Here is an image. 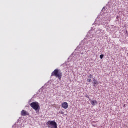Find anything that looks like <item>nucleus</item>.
Wrapping results in <instances>:
<instances>
[{
  "label": "nucleus",
  "instance_id": "1",
  "mask_svg": "<svg viewBox=\"0 0 128 128\" xmlns=\"http://www.w3.org/2000/svg\"><path fill=\"white\" fill-rule=\"evenodd\" d=\"M52 76H55L57 78H58L60 80H62V72L60 71L58 69H56L52 74Z\"/></svg>",
  "mask_w": 128,
  "mask_h": 128
},
{
  "label": "nucleus",
  "instance_id": "2",
  "mask_svg": "<svg viewBox=\"0 0 128 128\" xmlns=\"http://www.w3.org/2000/svg\"><path fill=\"white\" fill-rule=\"evenodd\" d=\"M30 106L33 108V110H34L36 112H40V104L38 102H33L31 103Z\"/></svg>",
  "mask_w": 128,
  "mask_h": 128
},
{
  "label": "nucleus",
  "instance_id": "3",
  "mask_svg": "<svg viewBox=\"0 0 128 128\" xmlns=\"http://www.w3.org/2000/svg\"><path fill=\"white\" fill-rule=\"evenodd\" d=\"M46 126L48 128H58V124L56 123V121H48Z\"/></svg>",
  "mask_w": 128,
  "mask_h": 128
},
{
  "label": "nucleus",
  "instance_id": "4",
  "mask_svg": "<svg viewBox=\"0 0 128 128\" xmlns=\"http://www.w3.org/2000/svg\"><path fill=\"white\" fill-rule=\"evenodd\" d=\"M21 115L22 116H30V113L24 110H22L21 112Z\"/></svg>",
  "mask_w": 128,
  "mask_h": 128
},
{
  "label": "nucleus",
  "instance_id": "5",
  "mask_svg": "<svg viewBox=\"0 0 128 128\" xmlns=\"http://www.w3.org/2000/svg\"><path fill=\"white\" fill-rule=\"evenodd\" d=\"M62 108L68 110V104L66 102H64L62 104Z\"/></svg>",
  "mask_w": 128,
  "mask_h": 128
},
{
  "label": "nucleus",
  "instance_id": "6",
  "mask_svg": "<svg viewBox=\"0 0 128 128\" xmlns=\"http://www.w3.org/2000/svg\"><path fill=\"white\" fill-rule=\"evenodd\" d=\"M91 104L92 106H96V104H98V101L94 100L91 101Z\"/></svg>",
  "mask_w": 128,
  "mask_h": 128
},
{
  "label": "nucleus",
  "instance_id": "7",
  "mask_svg": "<svg viewBox=\"0 0 128 128\" xmlns=\"http://www.w3.org/2000/svg\"><path fill=\"white\" fill-rule=\"evenodd\" d=\"M94 86H97L98 84V81L96 80H94Z\"/></svg>",
  "mask_w": 128,
  "mask_h": 128
},
{
  "label": "nucleus",
  "instance_id": "8",
  "mask_svg": "<svg viewBox=\"0 0 128 128\" xmlns=\"http://www.w3.org/2000/svg\"><path fill=\"white\" fill-rule=\"evenodd\" d=\"M104 54H102L100 56V58H101V60H102V58H104Z\"/></svg>",
  "mask_w": 128,
  "mask_h": 128
},
{
  "label": "nucleus",
  "instance_id": "9",
  "mask_svg": "<svg viewBox=\"0 0 128 128\" xmlns=\"http://www.w3.org/2000/svg\"><path fill=\"white\" fill-rule=\"evenodd\" d=\"M88 78H92V74H90V75L88 76Z\"/></svg>",
  "mask_w": 128,
  "mask_h": 128
},
{
  "label": "nucleus",
  "instance_id": "10",
  "mask_svg": "<svg viewBox=\"0 0 128 128\" xmlns=\"http://www.w3.org/2000/svg\"><path fill=\"white\" fill-rule=\"evenodd\" d=\"M88 82H92V79H88Z\"/></svg>",
  "mask_w": 128,
  "mask_h": 128
},
{
  "label": "nucleus",
  "instance_id": "11",
  "mask_svg": "<svg viewBox=\"0 0 128 128\" xmlns=\"http://www.w3.org/2000/svg\"><path fill=\"white\" fill-rule=\"evenodd\" d=\"M60 114H64V112H60Z\"/></svg>",
  "mask_w": 128,
  "mask_h": 128
},
{
  "label": "nucleus",
  "instance_id": "12",
  "mask_svg": "<svg viewBox=\"0 0 128 128\" xmlns=\"http://www.w3.org/2000/svg\"><path fill=\"white\" fill-rule=\"evenodd\" d=\"M126 106V105H124V107Z\"/></svg>",
  "mask_w": 128,
  "mask_h": 128
},
{
  "label": "nucleus",
  "instance_id": "13",
  "mask_svg": "<svg viewBox=\"0 0 128 128\" xmlns=\"http://www.w3.org/2000/svg\"><path fill=\"white\" fill-rule=\"evenodd\" d=\"M88 98H90V97H88Z\"/></svg>",
  "mask_w": 128,
  "mask_h": 128
}]
</instances>
